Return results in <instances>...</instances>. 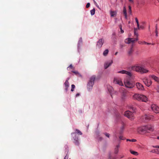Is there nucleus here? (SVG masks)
Wrapping results in <instances>:
<instances>
[{"mask_svg":"<svg viewBox=\"0 0 159 159\" xmlns=\"http://www.w3.org/2000/svg\"><path fill=\"white\" fill-rule=\"evenodd\" d=\"M133 159H137V158H133Z\"/></svg>","mask_w":159,"mask_h":159,"instance_id":"56","label":"nucleus"},{"mask_svg":"<svg viewBox=\"0 0 159 159\" xmlns=\"http://www.w3.org/2000/svg\"><path fill=\"white\" fill-rule=\"evenodd\" d=\"M116 12L115 11H110V14L111 17H114L116 15Z\"/></svg>","mask_w":159,"mask_h":159,"instance_id":"20","label":"nucleus"},{"mask_svg":"<svg viewBox=\"0 0 159 159\" xmlns=\"http://www.w3.org/2000/svg\"><path fill=\"white\" fill-rule=\"evenodd\" d=\"M135 20L136 22L137 23V24H138L139 23V21H138V19L137 18H135Z\"/></svg>","mask_w":159,"mask_h":159,"instance_id":"36","label":"nucleus"},{"mask_svg":"<svg viewBox=\"0 0 159 159\" xmlns=\"http://www.w3.org/2000/svg\"><path fill=\"white\" fill-rule=\"evenodd\" d=\"M96 76L93 75L92 76L90 79L87 85V88L88 90L91 89L93 88V85L94 84V81L95 80Z\"/></svg>","mask_w":159,"mask_h":159,"instance_id":"4","label":"nucleus"},{"mask_svg":"<svg viewBox=\"0 0 159 159\" xmlns=\"http://www.w3.org/2000/svg\"><path fill=\"white\" fill-rule=\"evenodd\" d=\"M129 38H127V39H126L125 40V42L126 43L129 44L130 43V41L129 40Z\"/></svg>","mask_w":159,"mask_h":159,"instance_id":"25","label":"nucleus"},{"mask_svg":"<svg viewBox=\"0 0 159 159\" xmlns=\"http://www.w3.org/2000/svg\"><path fill=\"white\" fill-rule=\"evenodd\" d=\"M124 82L125 86L127 88L131 89L133 88L135 85L134 84L127 80H125Z\"/></svg>","mask_w":159,"mask_h":159,"instance_id":"5","label":"nucleus"},{"mask_svg":"<svg viewBox=\"0 0 159 159\" xmlns=\"http://www.w3.org/2000/svg\"><path fill=\"white\" fill-rule=\"evenodd\" d=\"M124 129V127L123 126H122L121 128V130L120 132V134H121L123 132V130Z\"/></svg>","mask_w":159,"mask_h":159,"instance_id":"28","label":"nucleus"},{"mask_svg":"<svg viewBox=\"0 0 159 159\" xmlns=\"http://www.w3.org/2000/svg\"><path fill=\"white\" fill-rule=\"evenodd\" d=\"M154 126L152 125H148L139 127L137 129V132L139 133H146L147 130L153 131L154 130Z\"/></svg>","mask_w":159,"mask_h":159,"instance_id":"1","label":"nucleus"},{"mask_svg":"<svg viewBox=\"0 0 159 159\" xmlns=\"http://www.w3.org/2000/svg\"><path fill=\"white\" fill-rule=\"evenodd\" d=\"M153 147L154 148H159V146H153Z\"/></svg>","mask_w":159,"mask_h":159,"instance_id":"37","label":"nucleus"},{"mask_svg":"<svg viewBox=\"0 0 159 159\" xmlns=\"http://www.w3.org/2000/svg\"><path fill=\"white\" fill-rule=\"evenodd\" d=\"M119 138L120 139V140H124L125 139V138L123 136L121 135H120L119 136Z\"/></svg>","mask_w":159,"mask_h":159,"instance_id":"26","label":"nucleus"},{"mask_svg":"<svg viewBox=\"0 0 159 159\" xmlns=\"http://www.w3.org/2000/svg\"><path fill=\"white\" fill-rule=\"evenodd\" d=\"M157 139H159V136H158L157 137Z\"/></svg>","mask_w":159,"mask_h":159,"instance_id":"53","label":"nucleus"},{"mask_svg":"<svg viewBox=\"0 0 159 159\" xmlns=\"http://www.w3.org/2000/svg\"><path fill=\"white\" fill-rule=\"evenodd\" d=\"M156 30H157V24H156L155 26Z\"/></svg>","mask_w":159,"mask_h":159,"instance_id":"43","label":"nucleus"},{"mask_svg":"<svg viewBox=\"0 0 159 159\" xmlns=\"http://www.w3.org/2000/svg\"><path fill=\"white\" fill-rule=\"evenodd\" d=\"M123 12L124 14H127L126 10L125 7H124Z\"/></svg>","mask_w":159,"mask_h":159,"instance_id":"27","label":"nucleus"},{"mask_svg":"<svg viewBox=\"0 0 159 159\" xmlns=\"http://www.w3.org/2000/svg\"><path fill=\"white\" fill-rule=\"evenodd\" d=\"M105 135L108 138H109L110 137V134L107 133H104Z\"/></svg>","mask_w":159,"mask_h":159,"instance_id":"31","label":"nucleus"},{"mask_svg":"<svg viewBox=\"0 0 159 159\" xmlns=\"http://www.w3.org/2000/svg\"><path fill=\"white\" fill-rule=\"evenodd\" d=\"M151 108L152 110L156 113H159V107L156 105L152 104L151 106Z\"/></svg>","mask_w":159,"mask_h":159,"instance_id":"7","label":"nucleus"},{"mask_svg":"<svg viewBox=\"0 0 159 159\" xmlns=\"http://www.w3.org/2000/svg\"><path fill=\"white\" fill-rule=\"evenodd\" d=\"M119 27L120 30L121 32L122 33H123L124 32V31L122 30V25H120L119 26Z\"/></svg>","mask_w":159,"mask_h":159,"instance_id":"30","label":"nucleus"},{"mask_svg":"<svg viewBox=\"0 0 159 159\" xmlns=\"http://www.w3.org/2000/svg\"><path fill=\"white\" fill-rule=\"evenodd\" d=\"M95 9L93 8L90 11V13L91 15L93 16L95 14Z\"/></svg>","mask_w":159,"mask_h":159,"instance_id":"23","label":"nucleus"},{"mask_svg":"<svg viewBox=\"0 0 159 159\" xmlns=\"http://www.w3.org/2000/svg\"><path fill=\"white\" fill-rule=\"evenodd\" d=\"M117 53H118L117 52H116V53H115V55H116L117 54Z\"/></svg>","mask_w":159,"mask_h":159,"instance_id":"49","label":"nucleus"},{"mask_svg":"<svg viewBox=\"0 0 159 159\" xmlns=\"http://www.w3.org/2000/svg\"><path fill=\"white\" fill-rule=\"evenodd\" d=\"M156 153L159 154V149H156Z\"/></svg>","mask_w":159,"mask_h":159,"instance_id":"33","label":"nucleus"},{"mask_svg":"<svg viewBox=\"0 0 159 159\" xmlns=\"http://www.w3.org/2000/svg\"><path fill=\"white\" fill-rule=\"evenodd\" d=\"M133 98L138 101H141L145 102L148 101V98L146 96L138 93H135L133 96Z\"/></svg>","mask_w":159,"mask_h":159,"instance_id":"3","label":"nucleus"},{"mask_svg":"<svg viewBox=\"0 0 159 159\" xmlns=\"http://www.w3.org/2000/svg\"><path fill=\"white\" fill-rule=\"evenodd\" d=\"M97 133V134H99V133L98 132V133Z\"/></svg>","mask_w":159,"mask_h":159,"instance_id":"57","label":"nucleus"},{"mask_svg":"<svg viewBox=\"0 0 159 159\" xmlns=\"http://www.w3.org/2000/svg\"><path fill=\"white\" fill-rule=\"evenodd\" d=\"M132 69L133 70L141 74L146 73L148 71V70L146 69L143 66H134L132 67Z\"/></svg>","mask_w":159,"mask_h":159,"instance_id":"2","label":"nucleus"},{"mask_svg":"<svg viewBox=\"0 0 159 159\" xmlns=\"http://www.w3.org/2000/svg\"><path fill=\"white\" fill-rule=\"evenodd\" d=\"M137 27H138V29H139V23L138 24H137Z\"/></svg>","mask_w":159,"mask_h":159,"instance_id":"45","label":"nucleus"},{"mask_svg":"<svg viewBox=\"0 0 159 159\" xmlns=\"http://www.w3.org/2000/svg\"><path fill=\"white\" fill-rule=\"evenodd\" d=\"M94 3H95L96 4H97V3H96V2H95V1L94 0H93Z\"/></svg>","mask_w":159,"mask_h":159,"instance_id":"51","label":"nucleus"},{"mask_svg":"<svg viewBox=\"0 0 159 159\" xmlns=\"http://www.w3.org/2000/svg\"><path fill=\"white\" fill-rule=\"evenodd\" d=\"M113 61L112 60L106 62L105 63L104 65V68L105 69L107 68L110 66L112 63Z\"/></svg>","mask_w":159,"mask_h":159,"instance_id":"11","label":"nucleus"},{"mask_svg":"<svg viewBox=\"0 0 159 159\" xmlns=\"http://www.w3.org/2000/svg\"><path fill=\"white\" fill-rule=\"evenodd\" d=\"M104 43V40L102 39H100L97 42V47L99 48H100L102 47Z\"/></svg>","mask_w":159,"mask_h":159,"instance_id":"9","label":"nucleus"},{"mask_svg":"<svg viewBox=\"0 0 159 159\" xmlns=\"http://www.w3.org/2000/svg\"><path fill=\"white\" fill-rule=\"evenodd\" d=\"M129 11H130V13H131V7L130 6H129Z\"/></svg>","mask_w":159,"mask_h":159,"instance_id":"40","label":"nucleus"},{"mask_svg":"<svg viewBox=\"0 0 159 159\" xmlns=\"http://www.w3.org/2000/svg\"><path fill=\"white\" fill-rule=\"evenodd\" d=\"M143 42H141L140 41H139L138 42V43L139 44H143Z\"/></svg>","mask_w":159,"mask_h":159,"instance_id":"42","label":"nucleus"},{"mask_svg":"<svg viewBox=\"0 0 159 159\" xmlns=\"http://www.w3.org/2000/svg\"><path fill=\"white\" fill-rule=\"evenodd\" d=\"M96 6L98 7V5H97V4L96 5Z\"/></svg>","mask_w":159,"mask_h":159,"instance_id":"55","label":"nucleus"},{"mask_svg":"<svg viewBox=\"0 0 159 159\" xmlns=\"http://www.w3.org/2000/svg\"><path fill=\"white\" fill-rule=\"evenodd\" d=\"M118 73H121L122 74H125L128 75L129 76L131 77L132 76V74L129 71H127L125 70H122L119 71L117 72Z\"/></svg>","mask_w":159,"mask_h":159,"instance_id":"8","label":"nucleus"},{"mask_svg":"<svg viewBox=\"0 0 159 159\" xmlns=\"http://www.w3.org/2000/svg\"><path fill=\"white\" fill-rule=\"evenodd\" d=\"M125 115L130 120H132L134 119V114L133 113L130 112V111H127L125 112Z\"/></svg>","mask_w":159,"mask_h":159,"instance_id":"6","label":"nucleus"},{"mask_svg":"<svg viewBox=\"0 0 159 159\" xmlns=\"http://www.w3.org/2000/svg\"><path fill=\"white\" fill-rule=\"evenodd\" d=\"M82 134V133L80 131V135H81Z\"/></svg>","mask_w":159,"mask_h":159,"instance_id":"50","label":"nucleus"},{"mask_svg":"<svg viewBox=\"0 0 159 159\" xmlns=\"http://www.w3.org/2000/svg\"><path fill=\"white\" fill-rule=\"evenodd\" d=\"M103 139V138L102 137H100L98 139V140L99 141H101Z\"/></svg>","mask_w":159,"mask_h":159,"instance_id":"39","label":"nucleus"},{"mask_svg":"<svg viewBox=\"0 0 159 159\" xmlns=\"http://www.w3.org/2000/svg\"><path fill=\"white\" fill-rule=\"evenodd\" d=\"M152 117V115L148 116L147 115H145L143 117V119H145V120H144V121H147L151 119Z\"/></svg>","mask_w":159,"mask_h":159,"instance_id":"14","label":"nucleus"},{"mask_svg":"<svg viewBox=\"0 0 159 159\" xmlns=\"http://www.w3.org/2000/svg\"><path fill=\"white\" fill-rule=\"evenodd\" d=\"M108 159H116V158L114 157H112L111 156V154H109V158Z\"/></svg>","mask_w":159,"mask_h":159,"instance_id":"29","label":"nucleus"},{"mask_svg":"<svg viewBox=\"0 0 159 159\" xmlns=\"http://www.w3.org/2000/svg\"><path fill=\"white\" fill-rule=\"evenodd\" d=\"M125 18L126 19H127V14H124Z\"/></svg>","mask_w":159,"mask_h":159,"instance_id":"44","label":"nucleus"},{"mask_svg":"<svg viewBox=\"0 0 159 159\" xmlns=\"http://www.w3.org/2000/svg\"><path fill=\"white\" fill-rule=\"evenodd\" d=\"M150 152H153V153H156V149L152 150Z\"/></svg>","mask_w":159,"mask_h":159,"instance_id":"38","label":"nucleus"},{"mask_svg":"<svg viewBox=\"0 0 159 159\" xmlns=\"http://www.w3.org/2000/svg\"><path fill=\"white\" fill-rule=\"evenodd\" d=\"M135 34L137 38L135 39L133 38H129V39L130 41V43H134L136 41H137L138 40V39L137 38L138 34H136L135 32L134 33Z\"/></svg>","mask_w":159,"mask_h":159,"instance_id":"15","label":"nucleus"},{"mask_svg":"<svg viewBox=\"0 0 159 159\" xmlns=\"http://www.w3.org/2000/svg\"><path fill=\"white\" fill-rule=\"evenodd\" d=\"M126 141H127L135 142H136V140L135 139H126Z\"/></svg>","mask_w":159,"mask_h":159,"instance_id":"24","label":"nucleus"},{"mask_svg":"<svg viewBox=\"0 0 159 159\" xmlns=\"http://www.w3.org/2000/svg\"><path fill=\"white\" fill-rule=\"evenodd\" d=\"M81 39H81V38H80V42L81 41Z\"/></svg>","mask_w":159,"mask_h":159,"instance_id":"54","label":"nucleus"},{"mask_svg":"<svg viewBox=\"0 0 159 159\" xmlns=\"http://www.w3.org/2000/svg\"><path fill=\"white\" fill-rule=\"evenodd\" d=\"M143 82L147 86H149L152 83V82L151 80H148V79L145 78L143 79Z\"/></svg>","mask_w":159,"mask_h":159,"instance_id":"10","label":"nucleus"},{"mask_svg":"<svg viewBox=\"0 0 159 159\" xmlns=\"http://www.w3.org/2000/svg\"><path fill=\"white\" fill-rule=\"evenodd\" d=\"M133 45L132 47L128 50L127 52V54L129 56H131L134 52V50L133 48Z\"/></svg>","mask_w":159,"mask_h":159,"instance_id":"17","label":"nucleus"},{"mask_svg":"<svg viewBox=\"0 0 159 159\" xmlns=\"http://www.w3.org/2000/svg\"><path fill=\"white\" fill-rule=\"evenodd\" d=\"M119 147H120L119 144H118L116 146V148H115V149L114 151V153L115 154H116L118 153V152H119L118 148H119Z\"/></svg>","mask_w":159,"mask_h":159,"instance_id":"18","label":"nucleus"},{"mask_svg":"<svg viewBox=\"0 0 159 159\" xmlns=\"http://www.w3.org/2000/svg\"><path fill=\"white\" fill-rule=\"evenodd\" d=\"M114 83L116 84H118L120 86L123 85V84L121 80L117 78H114Z\"/></svg>","mask_w":159,"mask_h":159,"instance_id":"12","label":"nucleus"},{"mask_svg":"<svg viewBox=\"0 0 159 159\" xmlns=\"http://www.w3.org/2000/svg\"><path fill=\"white\" fill-rule=\"evenodd\" d=\"M155 33H156V36L157 37L158 36V32L157 30H155Z\"/></svg>","mask_w":159,"mask_h":159,"instance_id":"35","label":"nucleus"},{"mask_svg":"<svg viewBox=\"0 0 159 159\" xmlns=\"http://www.w3.org/2000/svg\"><path fill=\"white\" fill-rule=\"evenodd\" d=\"M140 28H143V26L141 25V26H140Z\"/></svg>","mask_w":159,"mask_h":159,"instance_id":"48","label":"nucleus"},{"mask_svg":"<svg viewBox=\"0 0 159 159\" xmlns=\"http://www.w3.org/2000/svg\"><path fill=\"white\" fill-rule=\"evenodd\" d=\"M136 85L137 88L139 90L141 91L144 90L143 86L140 83L138 82L136 84Z\"/></svg>","mask_w":159,"mask_h":159,"instance_id":"13","label":"nucleus"},{"mask_svg":"<svg viewBox=\"0 0 159 159\" xmlns=\"http://www.w3.org/2000/svg\"><path fill=\"white\" fill-rule=\"evenodd\" d=\"M129 1L132 2H133V0H129Z\"/></svg>","mask_w":159,"mask_h":159,"instance_id":"46","label":"nucleus"},{"mask_svg":"<svg viewBox=\"0 0 159 159\" xmlns=\"http://www.w3.org/2000/svg\"><path fill=\"white\" fill-rule=\"evenodd\" d=\"M124 46L123 44H120V47L121 48H122Z\"/></svg>","mask_w":159,"mask_h":159,"instance_id":"41","label":"nucleus"},{"mask_svg":"<svg viewBox=\"0 0 159 159\" xmlns=\"http://www.w3.org/2000/svg\"><path fill=\"white\" fill-rule=\"evenodd\" d=\"M130 152L132 154L134 155L135 156H137V155H138V153L137 152L131 150H130Z\"/></svg>","mask_w":159,"mask_h":159,"instance_id":"19","label":"nucleus"},{"mask_svg":"<svg viewBox=\"0 0 159 159\" xmlns=\"http://www.w3.org/2000/svg\"><path fill=\"white\" fill-rule=\"evenodd\" d=\"M143 44H147L148 45H149V44H150L151 43H147V42H145V41H144V42H143Z\"/></svg>","mask_w":159,"mask_h":159,"instance_id":"34","label":"nucleus"},{"mask_svg":"<svg viewBox=\"0 0 159 159\" xmlns=\"http://www.w3.org/2000/svg\"><path fill=\"white\" fill-rule=\"evenodd\" d=\"M120 92H121L122 91H123L122 92V95L124 96H125V93L124 92V89L121 88L120 89Z\"/></svg>","mask_w":159,"mask_h":159,"instance_id":"21","label":"nucleus"},{"mask_svg":"<svg viewBox=\"0 0 159 159\" xmlns=\"http://www.w3.org/2000/svg\"><path fill=\"white\" fill-rule=\"evenodd\" d=\"M150 76L157 82H159V78L154 75H151Z\"/></svg>","mask_w":159,"mask_h":159,"instance_id":"16","label":"nucleus"},{"mask_svg":"<svg viewBox=\"0 0 159 159\" xmlns=\"http://www.w3.org/2000/svg\"><path fill=\"white\" fill-rule=\"evenodd\" d=\"M124 157V156H120V158H122L123 157Z\"/></svg>","mask_w":159,"mask_h":159,"instance_id":"47","label":"nucleus"},{"mask_svg":"<svg viewBox=\"0 0 159 159\" xmlns=\"http://www.w3.org/2000/svg\"><path fill=\"white\" fill-rule=\"evenodd\" d=\"M90 4L89 2H88L87 3L86 5V7L87 8H89V6H90Z\"/></svg>","mask_w":159,"mask_h":159,"instance_id":"32","label":"nucleus"},{"mask_svg":"<svg viewBox=\"0 0 159 159\" xmlns=\"http://www.w3.org/2000/svg\"><path fill=\"white\" fill-rule=\"evenodd\" d=\"M108 49L105 50L103 52V55L104 56H106L107 55L108 52Z\"/></svg>","mask_w":159,"mask_h":159,"instance_id":"22","label":"nucleus"},{"mask_svg":"<svg viewBox=\"0 0 159 159\" xmlns=\"http://www.w3.org/2000/svg\"><path fill=\"white\" fill-rule=\"evenodd\" d=\"M132 109L133 110H134V109H135V108H134V107H132Z\"/></svg>","mask_w":159,"mask_h":159,"instance_id":"52","label":"nucleus"}]
</instances>
